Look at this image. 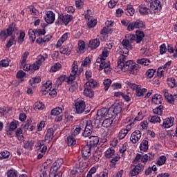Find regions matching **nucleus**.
Returning <instances> with one entry per match:
<instances>
[{"instance_id":"f257e3e1","label":"nucleus","mask_w":177,"mask_h":177,"mask_svg":"<svg viewBox=\"0 0 177 177\" xmlns=\"http://www.w3.org/2000/svg\"><path fill=\"white\" fill-rule=\"evenodd\" d=\"M113 113L110 112V109L102 108L97 111V117L93 120V124L99 127L103 121V118H113Z\"/></svg>"},{"instance_id":"f03ea898","label":"nucleus","mask_w":177,"mask_h":177,"mask_svg":"<svg viewBox=\"0 0 177 177\" xmlns=\"http://www.w3.org/2000/svg\"><path fill=\"white\" fill-rule=\"evenodd\" d=\"M122 71H129L130 74H133V75H136L138 74V71L140 68L139 64H136L133 62V61L130 60L126 62L123 65L120 66Z\"/></svg>"},{"instance_id":"7ed1b4c3","label":"nucleus","mask_w":177,"mask_h":177,"mask_svg":"<svg viewBox=\"0 0 177 177\" xmlns=\"http://www.w3.org/2000/svg\"><path fill=\"white\" fill-rule=\"evenodd\" d=\"M17 30L16 28V24H11L6 30H2L0 33V37L1 39L5 41L8 37H10L13 34L14 31Z\"/></svg>"},{"instance_id":"20e7f679","label":"nucleus","mask_w":177,"mask_h":177,"mask_svg":"<svg viewBox=\"0 0 177 177\" xmlns=\"http://www.w3.org/2000/svg\"><path fill=\"white\" fill-rule=\"evenodd\" d=\"M139 160H140L141 162H143L144 164L147 162V161H151V160H154V153L149 152L143 156L140 153H137L134 161L139 162Z\"/></svg>"},{"instance_id":"39448f33","label":"nucleus","mask_w":177,"mask_h":177,"mask_svg":"<svg viewBox=\"0 0 177 177\" xmlns=\"http://www.w3.org/2000/svg\"><path fill=\"white\" fill-rule=\"evenodd\" d=\"M97 63H101L99 66V71H102L103 68L104 69L105 73H109V71H111V68H110V62H106V59L97 58Z\"/></svg>"},{"instance_id":"423d86ee","label":"nucleus","mask_w":177,"mask_h":177,"mask_svg":"<svg viewBox=\"0 0 177 177\" xmlns=\"http://www.w3.org/2000/svg\"><path fill=\"white\" fill-rule=\"evenodd\" d=\"M73 20V15H61L58 17L57 24L60 26L62 24H65V26H67L70 21Z\"/></svg>"},{"instance_id":"0eeeda50","label":"nucleus","mask_w":177,"mask_h":177,"mask_svg":"<svg viewBox=\"0 0 177 177\" xmlns=\"http://www.w3.org/2000/svg\"><path fill=\"white\" fill-rule=\"evenodd\" d=\"M150 8L153 13H158V12H160L161 9H162L161 1H160V0H154L151 3Z\"/></svg>"},{"instance_id":"6e6552de","label":"nucleus","mask_w":177,"mask_h":177,"mask_svg":"<svg viewBox=\"0 0 177 177\" xmlns=\"http://www.w3.org/2000/svg\"><path fill=\"white\" fill-rule=\"evenodd\" d=\"M122 111V104L120 103L115 104L112 106L111 108H109V113H111V114H113V117H114V115H117V114H120Z\"/></svg>"},{"instance_id":"1a4fd4ad","label":"nucleus","mask_w":177,"mask_h":177,"mask_svg":"<svg viewBox=\"0 0 177 177\" xmlns=\"http://www.w3.org/2000/svg\"><path fill=\"white\" fill-rule=\"evenodd\" d=\"M91 149L92 147L91 145H86L82 149V156L84 160H88L91 157Z\"/></svg>"},{"instance_id":"9d476101","label":"nucleus","mask_w":177,"mask_h":177,"mask_svg":"<svg viewBox=\"0 0 177 177\" xmlns=\"http://www.w3.org/2000/svg\"><path fill=\"white\" fill-rule=\"evenodd\" d=\"M55 15L52 11H47L46 12V17H44V20L48 24H53L55 23Z\"/></svg>"},{"instance_id":"9b49d317","label":"nucleus","mask_w":177,"mask_h":177,"mask_svg":"<svg viewBox=\"0 0 177 177\" xmlns=\"http://www.w3.org/2000/svg\"><path fill=\"white\" fill-rule=\"evenodd\" d=\"M86 105L85 104V102L80 100L75 103V109L77 114H82L83 112L85 111V108Z\"/></svg>"},{"instance_id":"f8f14e48","label":"nucleus","mask_w":177,"mask_h":177,"mask_svg":"<svg viewBox=\"0 0 177 177\" xmlns=\"http://www.w3.org/2000/svg\"><path fill=\"white\" fill-rule=\"evenodd\" d=\"M142 138V133L139 130H136L133 131L130 137V140L132 143H138Z\"/></svg>"},{"instance_id":"ddd939ff","label":"nucleus","mask_w":177,"mask_h":177,"mask_svg":"<svg viewBox=\"0 0 177 177\" xmlns=\"http://www.w3.org/2000/svg\"><path fill=\"white\" fill-rule=\"evenodd\" d=\"M144 168L145 166H143L142 163H139L138 165L135 166L131 171H130L129 174L131 176H136V175H139V173L143 171Z\"/></svg>"},{"instance_id":"4468645a","label":"nucleus","mask_w":177,"mask_h":177,"mask_svg":"<svg viewBox=\"0 0 177 177\" xmlns=\"http://www.w3.org/2000/svg\"><path fill=\"white\" fill-rule=\"evenodd\" d=\"M135 28H146V25L142 21H136L131 22V31H133Z\"/></svg>"},{"instance_id":"2eb2a0df","label":"nucleus","mask_w":177,"mask_h":177,"mask_svg":"<svg viewBox=\"0 0 177 177\" xmlns=\"http://www.w3.org/2000/svg\"><path fill=\"white\" fill-rule=\"evenodd\" d=\"M85 18L88 20L87 25L90 28H93V27H95V26H96L97 24V21L92 19V16H90L88 14L85 15Z\"/></svg>"},{"instance_id":"dca6fc26","label":"nucleus","mask_w":177,"mask_h":177,"mask_svg":"<svg viewBox=\"0 0 177 177\" xmlns=\"http://www.w3.org/2000/svg\"><path fill=\"white\" fill-rule=\"evenodd\" d=\"M175 120V118L170 117L167 118L163 120L162 127L165 128H171L174 125V121Z\"/></svg>"},{"instance_id":"f3484780","label":"nucleus","mask_w":177,"mask_h":177,"mask_svg":"<svg viewBox=\"0 0 177 177\" xmlns=\"http://www.w3.org/2000/svg\"><path fill=\"white\" fill-rule=\"evenodd\" d=\"M75 75H77V71H75L74 67H73L70 76L66 77V82L68 84H73V82H74V80H75Z\"/></svg>"},{"instance_id":"a211bd4d","label":"nucleus","mask_w":177,"mask_h":177,"mask_svg":"<svg viewBox=\"0 0 177 177\" xmlns=\"http://www.w3.org/2000/svg\"><path fill=\"white\" fill-rule=\"evenodd\" d=\"M100 45V41L97 39H94L89 41L88 47L91 49H96L97 48H99Z\"/></svg>"},{"instance_id":"6ab92c4d","label":"nucleus","mask_w":177,"mask_h":177,"mask_svg":"<svg viewBox=\"0 0 177 177\" xmlns=\"http://www.w3.org/2000/svg\"><path fill=\"white\" fill-rule=\"evenodd\" d=\"M145 38V32L143 31L137 30L136 32V44H140L142 42V39Z\"/></svg>"},{"instance_id":"aec40b11","label":"nucleus","mask_w":177,"mask_h":177,"mask_svg":"<svg viewBox=\"0 0 177 177\" xmlns=\"http://www.w3.org/2000/svg\"><path fill=\"white\" fill-rule=\"evenodd\" d=\"M139 12L142 16H146L150 13V9L146 7L145 5L141 4L139 6Z\"/></svg>"},{"instance_id":"412c9836","label":"nucleus","mask_w":177,"mask_h":177,"mask_svg":"<svg viewBox=\"0 0 177 177\" xmlns=\"http://www.w3.org/2000/svg\"><path fill=\"white\" fill-rule=\"evenodd\" d=\"M53 138H55V130L52 128L48 129L45 136V140H49V142H50Z\"/></svg>"},{"instance_id":"4be33fe9","label":"nucleus","mask_w":177,"mask_h":177,"mask_svg":"<svg viewBox=\"0 0 177 177\" xmlns=\"http://www.w3.org/2000/svg\"><path fill=\"white\" fill-rule=\"evenodd\" d=\"M152 102L157 105L161 104L162 103V95L155 94L152 97Z\"/></svg>"},{"instance_id":"5701e85b","label":"nucleus","mask_w":177,"mask_h":177,"mask_svg":"<svg viewBox=\"0 0 177 177\" xmlns=\"http://www.w3.org/2000/svg\"><path fill=\"white\" fill-rule=\"evenodd\" d=\"M140 149L141 151H147L149 150V141H147V138L142 141L140 145Z\"/></svg>"},{"instance_id":"b1692460","label":"nucleus","mask_w":177,"mask_h":177,"mask_svg":"<svg viewBox=\"0 0 177 177\" xmlns=\"http://www.w3.org/2000/svg\"><path fill=\"white\" fill-rule=\"evenodd\" d=\"M66 143L68 146H71L73 147V146H75L77 145V140H75V138H74V136H69L66 138Z\"/></svg>"},{"instance_id":"393cba45","label":"nucleus","mask_w":177,"mask_h":177,"mask_svg":"<svg viewBox=\"0 0 177 177\" xmlns=\"http://www.w3.org/2000/svg\"><path fill=\"white\" fill-rule=\"evenodd\" d=\"M63 162H64L62 158L55 160L53 165V171H57V169H59L62 167V165H63Z\"/></svg>"},{"instance_id":"a878e982","label":"nucleus","mask_w":177,"mask_h":177,"mask_svg":"<svg viewBox=\"0 0 177 177\" xmlns=\"http://www.w3.org/2000/svg\"><path fill=\"white\" fill-rule=\"evenodd\" d=\"M84 95L88 97L92 98L93 96H95V92L92 91V88L84 86Z\"/></svg>"},{"instance_id":"bb28decb","label":"nucleus","mask_w":177,"mask_h":177,"mask_svg":"<svg viewBox=\"0 0 177 177\" xmlns=\"http://www.w3.org/2000/svg\"><path fill=\"white\" fill-rule=\"evenodd\" d=\"M46 59H48L47 53H44L43 55H40L37 56L36 63L41 66V64H42L44 63V62H45V60H46Z\"/></svg>"},{"instance_id":"cd10ccee","label":"nucleus","mask_w":177,"mask_h":177,"mask_svg":"<svg viewBox=\"0 0 177 177\" xmlns=\"http://www.w3.org/2000/svg\"><path fill=\"white\" fill-rule=\"evenodd\" d=\"M174 95L171 94L169 95V93L167 91L165 92V97L168 103H170V104H174L175 103V98H174Z\"/></svg>"},{"instance_id":"c85d7f7f","label":"nucleus","mask_w":177,"mask_h":177,"mask_svg":"<svg viewBox=\"0 0 177 177\" xmlns=\"http://www.w3.org/2000/svg\"><path fill=\"white\" fill-rule=\"evenodd\" d=\"M97 85V82L95 81L93 79H90L88 80V82L84 84V87L86 88H90L92 89V88H95Z\"/></svg>"},{"instance_id":"c756f323","label":"nucleus","mask_w":177,"mask_h":177,"mask_svg":"<svg viewBox=\"0 0 177 177\" xmlns=\"http://www.w3.org/2000/svg\"><path fill=\"white\" fill-rule=\"evenodd\" d=\"M124 12L127 16H133L135 15V9H133L132 5H128Z\"/></svg>"},{"instance_id":"7c9ffc66","label":"nucleus","mask_w":177,"mask_h":177,"mask_svg":"<svg viewBox=\"0 0 177 177\" xmlns=\"http://www.w3.org/2000/svg\"><path fill=\"white\" fill-rule=\"evenodd\" d=\"M89 143L88 146H96L97 143H99V137L97 136H91L89 138Z\"/></svg>"},{"instance_id":"2f4dec72","label":"nucleus","mask_w":177,"mask_h":177,"mask_svg":"<svg viewBox=\"0 0 177 177\" xmlns=\"http://www.w3.org/2000/svg\"><path fill=\"white\" fill-rule=\"evenodd\" d=\"M112 118H106L102 122V125L104 128H109V127H111V124H113Z\"/></svg>"},{"instance_id":"473e14b6","label":"nucleus","mask_w":177,"mask_h":177,"mask_svg":"<svg viewBox=\"0 0 177 177\" xmlns=\"http://www.w3.org/2000/svg\"><path fill=\"white\" fill-rule=\"evenodd\" d=\"M127 60V55H124V54L121 55L119 57L118 60V67H121L125 64V61Z\"/></svg>"},{"instance_id":"72a5a7b5","label":"nucleus","mask_w":177,"mask_h":177,"mask_svg":"<svg viewBox=\"0 0 177 177\" xmlns=\"http://www.w3.org/2000/svg\"><path fill=\"white\" fill-rule=\"evenodd\" d=\"M122 45L124 48L132 50V44L131 41H128L127 39H123L122 41Z\"/></svg>"},{"instance_id":"f704fd0d","label":"nucleus","mask_w":177,"mask_h":177,"mask_svg":"<svg viewBox=\"0 0 177 177\" xmlns=\"http://www.w3.org/2000/svg\"><path fill=\"white\" fill-rule=\"evenodd\" d=\"M115 151L113 148H109L105 151V157L106 158H111L114 156Z\"/></svg>"},{"instance_id":"c9c22d12","label":"nucleus","mask_w":177,"mask_h":177,"mask_svg":"<svg viewBox=\"0 0 177 177\" xmlns=\"http://www.w3.org/2000/svg\"><path fill=\"white\" fill-rule=\"evenodd\" d=\"M79 50L77 53H84V50L85 49V41L82 40H80L78 41Z\"/></svg>"},{"instance_id":"e433bc0d","label":"nucleus","mask_w":177,"mask_h":177,"mask_svg":"<svg viewBox=\"0 0 177 177\" xmlns=\"http://www.w3.org/2000/svg\"><path fill=\"white\" fill-rule=\"evenodd\" d=\"M19 67L20 68H23L24 71H30L31 69V65L27 64L26 62H24V64L23 62H21Z\"/></svg>"},{"instance_id":"4c0bfd02","label":"nucleus","mask_w":177,"mask_h":177,"mask_svg":"<svg viewBox=\"0 0 177 177\" xmlns=\"http://www.w3.org/2000/svg\"><path fill=\"white\" fill-rule=\"evenodd\" d=\"M62 68V64L59 62L55 63L53 66L50 68V73H56L58 70Z\"/></svg>"},{"instance_id":"58836bf2","label":"nucleus","mask_w":177,"mask_h":177,"mask_svg":"<svg viewBox=\"0 0 177 177\" xmlns=\"http://www.w3.org/2000/svg\"><path fill=\"white\" fill-rule=\"evenodd\" d=\"M166 161L167 157H165V156H161L158 160L156 165L161 167V165H164V164H165Z\"/></svg>"},{"instance_id":"ea45409f","label":"nucleus","mask_w":177,"mask_h":177,"mask_svg":"<svg viewBox=\"0 0 177 177\" xmlns=\"http://www.w3.org/2000/svg\"><path fill=\"white\" fill-rule=\"evenodd\" d=\"M137 63L138 64H142V66H149V64H150V60L146 58H142L141 59H137Z\"/></svg>"},{"instance_id":"a19ab883","label":"nucleus","mask_w":177,"mask_h":177,"mask_svg":"<svg viewBox=\"0 0 177 177\" xmlns=\"http://www.w3.org/2000/svg\"><path fill=\"white\" fill-rule=\"evenodd\" d=\"M63 112L60 107H56L51 111V115H59Z\"/></svg>"},{"instance_id":"79ce46f5","label":"nucleus","mask_w":177,"mask_h":177,"mask_svg":"<svg viewBox=\"0 0 177 177\" xmlns=\"http://www.w3.org/2000/svg\"><path fill=\"white\" fill-rule=\"evenodd\" d=\"M164 106L162 105H159L158 107L153 110V114H157L158 115H161L162 114V109Z\"/></svg>"},{"instance_id":"37998d69","label":"nucleus","mask_w":177,"mask_h":177,"mask_svg":"<svg viewBox=\"0 0 177 177\" xmlns=\"http://www.w3.org/2000/svg\"><path fill=\"white\" fill-rule=\"evenodd\" d=\"M26 37V32L23 30H20L19 36L18 37L17 42L18 44H23L24 41V38Z\"/></svg>"},{"instance_id":"c03bdc74","label":"nucleus","mask_w":177,"mask_h":177,"mask_svg":"<svg viewBox=\"0 0 177 177\" xmlns=\"http://www.w3.org/2000/svg\"><path fill=\"white\" fill-rule=\"evenodd\" d=\"M147 92V89L146 88H138V90L136 91V96L138 97H140L145 95Z\"/></svg>"},{"instance_id":"a18cd8bd","label":"nucleus","mask_w":177,"mask_h":177,"mask_svg":"<svg viewBox=\"0 0 177 177\" xmlns=\"http://www.w3.org/2000/svg\"><path fill=\"white\" fill-rule=\"evenodd\" d=\"M8 177H17L19 176V173L15 169H10L7 173Z\"/></svg>"},{"instance_id":"49530a36","label":"nucleus","mask_w":177,"mask_h":177,"mask_svg":"<svg viewBox=\"0 0 177 177\" xmlns=\"http://www.w3.org/2000/svg\"><path fill=\"white\" fill-rule=\"evenodd\" d=\"M128 135V131L125 129H122L118 134L119 139H124Z\"/></svg>"},{"instance_id":"de8ad7c7","label":"nucleus","mask_w":177,"mask_h":177,"mask_svg":"<svg viewBox=\"0 0 177 177\" xmlns=\"http://www.w3.org/2000/svg\"><path fill=\"white\" fill-rule=\"evenodd\" d=\"M125 39L132 44L134 41H136V35L128 34L126 35Z\"/></svg>"},{"instance_id":"09e8293b","label":"nucleus","mask_w":177,"mask_h":177,"mask_svg":"<svg viewBox=\"0 0 177 177\" xmlns=\"http://www.w3.org/2000/svg\"><path fill=\"white\" fill-rule=\"evenodd\" d=\"M10 156V152L8 151H3L0 153V160H5V158H8Z\"/></svg>"},{"instance_id":"8fccbe9b","label":"nucleus","mask_w":177,"mask_h":177,"mask_svg":"<svg viewBox=\"0 0 177 177\" xmlns=\"http://www.w3.org/2000/svg\"><path fill=\"white\" fill-rule=\"evenodd\" d=\"M28 35L30 39L32 40V42H35L37 37L35 36V32L32 29H30L28 31Z\"/></svg>"},{"instance_id":"3c124183","label":"nucleus","mask_w":177,"mask_h":177,"mask_svg":"<svg viewBox=\"0 0 177 177\" xmlns=\"http://www.w3.org/2000/svg\"><path fill=\"white\" fill-rule=\"evenodd\" d=\"M149 122L152 124H156V122H161V118L159 116L153 115L149 119Z\"/></svg>"},{"instance_id":"603ef678","label":"nucleus","mask_w":177,"mask_h":177,"mask_svg":"<svg viewBox=\"0 0 177 177\" xmlns=\"http://www.w3.org/2000/svg\"><path fill=\"white\" fill-rule=\"evenodd\" d=\"M15 135L18 138L19 140H21L23 139V130H21V128H18L16 130Z\"/></svg>"},{"instance_id":"864d4df0","label":"nucleus","mask_w":177,"mask_h":177,"mask_svg":"<svg viewBox=\"0 0 177 177\" xmlns=\"http://www.w3.org/2000/svg\"><path fill=\"white\" fill-rule=\"evenodd\" d=\"M122 24L123 26H125V27H127V30L128 31H131V27H132V22L129 21H125V20H122L121 21Z\"/></svg>"},{"instance_id":"5fc2aeb1","label":"nucleus","mask_w":177,"mask_h":177,"mask_svg":"<svg viewBox=\"0 0 177 177\" xmlns=\"http://www.w3.org/2000/svg\"><path fill=\"white\" fill-rule=\"evenodd\" d=\"M109 57V50L107 49V48H104V49L102 50V53L100 55V57H99L98 59H105L106 57Z\"/></svg>"},{"instance_id":"6e6d98bb","label":"nucleus","mask_w":177,"mask_h":177,"mask_svg":"<svg viewBox=\"0 0 177 177\" xmlns=\"http://www.w3.org/2000/svg\"><path fill=\"white\" fill-rule=\"evenodd\" d=\"M71 86L69 88L70 92H75L77 88H78V83L77 82H72V83H70Z\"/></svg>"},{"instance_id":"4d7b16f0","label":"nucleus","mask_w":177,"mask_h":177,"mask_svg":"<svg viewBox=\"0 0 177 177\" xmlns=\"http://www.w3.org/2000/svg\"><path fill=\"white\" fill-rule=\"evenodd\" d=\"M167 84L170 88H175V86H176V84H175V78L171 77L167 79Z\"/></svg>"},{"instance_id":"13d9d810","label":"nucleus","mask_w":177,"mask_h":177,"mask_svg":"<svg viewBox=\"0 0 177 177\" xmlns=\"http://www.w3.org/2000/svg\"><path fill=\"white\" fill-rule=\"evenodd\" d=\"M9 113V110L6 106L0 107V117H3Z\"/></svg>"},{"instance_id":"bf43d9fd","label":"nucleus","mask_w":177,"mask_h":177,"mask_svg":"<svg viewBox=\"0 0 177 177\" xmlns=\"http://www.w3.org/2000/svg\"><path fill=\"white\" fill-rule=\"evenodd\" d=\"M104 90L109 91V88H110V85H111V80L110 79H106L104 82Z\"/></svg>"},{"instance_id":"052dcab7","label":"nucleus","mask_w":177,"mask_h":177,"mask_svg":"<svg viewBox=\"0 0 177 177\" xmlns=\"http://www.w3.org/2000/svg\"><path fill=\"white\" fill-rule=\"evenodd\" d=\"M64 81H67V77H66V75H62L60 76L57 80V84L59 86V85H62V84H63V82H64Z\"/></svg>"},{"instance_id":"680f3d73","label":"nucleus","mask_w":177,"mask_h":177,"mask_svg":"<svg viewBox=\"0 0 177 177\" xmlns=\"http://www.w3.org/2000/svg\"><path fill=\"white\" fill-rule=\"evenodd\" d=\"M165 71V68H164L163 66H160V68H158V69L157 71L158 77H160V78H161V77H162L164 75Z\"/></svg>"},{"instance_id":"e2e57ef3","label":"nucleus","mask_w":177,"mask_h":177,"mask_svg":"<svg viewBox=\"0 0 177 177\" xmlns=\"http://www.w3.org/2000/svg\"><path fill=\"white\" fill-rule=\"evenodd\" d=\"M155 73H156V70L149 69L146 73V75L147 77H148V78H153Z\"/></svg>"},{"instance_id":"0e129e2a","label":"nucleus","mask_w":177,"mask_h":177,"mask_svg":"<svg viewBox=\"0 0 177 177\" xmlns=\"http://www.w3.org/2000/svg\"><path fill=\"white\" fill-rule=\"evenodd\" d=\"M9 66V59H3L0 61V68L2 67H8Z\"/></svg>"},{"instance_id":"69168bd1","label":"nucleus","mask_w":177,"mask_h":177,"mask_svg":"<svg viewBox=\"0 0 177 177\" xmlns=\"http://www.w3.org/2000/svg\"><path fill=\"white\" fill-rule=\"evenodd\" d=\"M75 6L77 9H82L84 1L82 0H75Z\"/></svg>"},{"instance_id":"338daca9","label":"nucleus","mask_w":177,"mask_h":177,"mask_svg":"<svg viewBox=\"0 0 177 177\" xmlns=\"http://www.w3.org/2000/svg\"><path fill=\"white\" fill-rule=\"evenodd\" d=\"M15 38H16V36L15 35H12L11 37V38L9 39L8 42L6 44L7 48H10V46L13 45Z\"/></svg>"},{"instance_id":"774afa93","label":"nucleus","mask_w":177,"mask_h":177,"mask_svg":"<svg viewBox=\"0 0 177 177\" xmlns=\"http://www.w3.org/2000/svg\"><path fill=\"white\" fill-rule=\"evenodd\" d=\"M35 109L36 110H44V104L42 102H36L35 104Z\"/></svg>"}]
</instances>
